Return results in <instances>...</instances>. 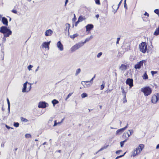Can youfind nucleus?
I'll return each mask as SVG.
<instances>
[{"instance_id":"obj_1","label":"nucleus","mask_w":159,"mask_h":159,"mask_svg":"<svg viewBox=\"0 0 159 159\" xmlns=\"http://www.w3.org/2000/svg\"><path fill=\"white\" fill-rule=\"evenodd\" d=\"M0 33L3 34L2 41L4 43L6 41V38L9 37L12 33V31L9 27L5 26H2L0 28Z\"/></svg>"},{"instance_id":"obj_2","label":"nucleus","mask_w":159,"mask_h":159,"mask_svg":"<svg viewBox=\"0 0 159 159\" xmlns=\"http://www.w3.org/2000/svg\"><path fill=\"white\" fill-rule=\"evenodd\" d=\"M144 145L143 144H140L138 147L131 152V156L135 157L136 155L139 154L144 148Z\"/></svg>"},{"instance_id":"obj_3","label":"nucleus","mask_w":159,"mask_h":159,"mask_svg":"<svg viewBox=\"0 0 159 159\" xmlns=\"http://www.w3.org/2000/svg\"><path fill=\"white\" fill-rule=\"evenodd\" d=\"M141 91L143 93L145 96H148L152 93V90L149 86H146L141 88Z\"/></svg>"},{"instance_id":"obj_4","label":"nucleus","mask_w":159,"mask_h":159,"mask_svg":"<svg viewBox=\"0 0 159 159\" xmlns=\"http://www.w3.org/2000/svg\"><path fill=\"white\" fill-rule=\"evenodd\" d=\"M140 51L142 52L145 53L147 49V46L145 42H142L139 46Z\"/></svg>"},{"instance_id":"obj_5","label":"nucleus","mask_w":159,"mask_h":159,"mask_svg":"<svg viewBox=\"0 0 159 159\" xmlns=\"http://www.w3.org/2000/svg\"><path fill=\"white\" fill-rule=\"evenodd\" d=\"M47 105H48L47 103L45 102L41 101L39 102L38 107L39 108H44L47 107Z\"/></svg>"},{"instance_id":"obj_6","label":"nucleus","mask_w":159,"mask_h":159,"mask_svg":"<svg viewBox=\"0 0 159 159\" xmlns=\"http://www.w3.org/2000/svg\"><path fill=\"white\" fill-rule=\"evenodd\" d=\"M144 62H146L145 60H142L139 62L134 66V68L135 69H139L143 65Z\"/></svg>"},{"instance_id":"obj_7","label":"nucleus","mask_w":159,"mask_h":159,"mask_svg":"<svg viewBox=\"0 0 159 159\" xmlns=\"http://www.w3.org/2000/svg\"><path fill=\"white\" fill-rule=\"evenodd\" d=\"M126 83L129 85V88H131L133 86V80L132 79L128 78L126 81Z\"/></svg>"},{"instance_id":"obj_8","label":"nucleus","mask_w":159,"mask_h":159,"mask_svg":"<svg viewBox=\"0 0 159 159\" xmlns=\"http://www.w3.org/2000/svg\"><path fill=\"white\" fill-rule=\"evenodd\" d=\"M122 0H121L120 1V2H119L117 7V6L116 5H113L112 6V7L113 9V12H114V13H115L116 12L117 10L118 9L119 6L121 4L122 2Z\"/></svg>"},{"instance_id":"obj_9","label":"nucleus","mask_w":159,"mask_h":159,"mask_svg":"<svg viewBox=\"0 0 159 159\" xmlns=\"http://www.w3.org/2000/svg\"><path fill=\"white\" fill-rule=\"evenodd\" d=\"M57 47L58 49L61 51L63 50L64 48L62 44L60 41H58L57 43Z\"/></svg>"},{"instance_id":"obj_10","label":"nucleus","mask_w":159,"mask_h":159,"mask_svg":"<svg viewBox=\"0 0 159 159\" xmlns=\"http://www.w3.org/2000/svg\"><path fill=\"white\" fill-rule=\"evenodd\" d=\"M2 22L3 24L5 25V26H7L8 25V21L7 19L5 17H2Z\"/></svg>"},{"instance_id":"obj_11","label":"nucleus","mask_w":159,"mask_h":159,"mask_svg":"<svg viewBox=\"0 0 159 159\" xmlns=\"http://www.w3.org/2000/svg\"><path fill=\"white\" fill-rule=\"evenodd\" d=\"M93 28V25L92 24H89L86 26L87 31H90Z\"/></svg>"},{"instance_id":"obj_12","label":"nucleus","mask_w":159,"mask_h":159,"mask_svg":"<svg viewBox=\"0 0 159 159\" xmlns=\"http://www.w3.org/2000/svg\"><path fill=\"white\" fill-rule=\"evenodd\" d=\"M159 100L156 95H153L152 98V102L153 103H156Z\"/></svg>"},{"instance_id":"obj_13","label":"nucleus","mask_w":159,"mask_h":159,"mask_svg":"<svg viewBox=\"0 0 159 159\" xmlns=\"http://www.w3.org/2000/svg\"><path fill=\"white\" fill-rule=\"evenodd\" d=\"M51 41H49V42H44L43 43L42 45V46L45 48H48V49H49V45L50 44V43Z\"/></svg>"},{"instance_id":"obj_14","label":"nucleus","mask_w":159,"mask_h":159,"mask_svg":"<svg viewBox=\"0 0 159 159\" xmlns=\"http://www.w3.org/2000/svg\"><path fill=\"white\" fill-rule=\"evenodd\" d=\"M53 32L50 29H49L46 31L45 32V35L46 36H51Z\"/></svg>"},{"instance_id":"obj_15","label":"nucleus","mask_w":159,"mask_h":159,"mask_svg":"<svg viewBox=\"0 0 159 159\" xmlns=\"http://www.w3.org/2000/svg\"><path fill=\"white\" fill-rule=\"evenodd\" d=\"M128 67V65H125L124 64H122L120 67L119 68L122 71H125L127 69Z\"/></svg>"},{"instance_id":"obj_16","label":"nucleus","mask_w":159,"mask_h":159,"mask_svg":"<svg viewBox=\"0 0 159 159\" xmlns=\"http://www.w3.org/2000/svg\"><path fill=\"white\" fill-rule=\"evenodd\" d=\"M27 83L28 82L27 81L24 83L23 84V88L22 91L23 93L28 92H29V91H27V90H26L27 84Z\"/></svg>"},{"instance_id":"obj_17","label":"nucleus","mask_w":159,"mask_h":159,"mask_svg":"<svg viewBox=\"0 0 159 159\" xmlns=\"http://www.w3.org/2000/svg\"><path fill=\"white\" fill-rule=\"evenodd\" d=\"M121 89L122 91V95L124 96V99H125V101L124 102H127V100L126 99V93L124 89V88L123 87H121Z\"/></svg>"},{"instance_id":"obj_18","label":"nucleus","mask_w":159,"mask_h":159,"mask_svg":"<svg viewBox=\"0 0 159 159\" xmlns=\"http://www.w3.org/2000/svg\"><path fill=\"white\" fill-rule=\"evenodd\" d=\"M124 130L122 128L120 129H118L116 132V135H120L123 131Z\"/></svg>"},{"instance_id":"obj_19","label":"nucleus","mask_w":159,"mask_h":159,"mask_svg":"<svg viewBox=\"0 0 159 159\" xmlns=\"http://www.w3.org/2000/svg\"><path fill=\"white\" fill-rule=\"evenodd\" d=\"M93 38L92 35H91L90 37L87 38L85 41L84 42H82L83 44L85 43L86 42L89 41L91 39H92Z\"/></svg>"},{"instance_id":"obj_20","label":"nucleus","mask_w":159,"mask_h":159,"mask_svg":"<svg viewBox=\"0 0 159 159\" xmlns=\"http://www.w3.org/2000/svg\"><path fill=\"white\" fill-rule=\"evenodd\" d=\"M75 45L76 46V47H77V48H78V49L79 48H80V47H82L84 45V44H83V43H82V42H79V43H78L76 44Z\"/></svg>"},{"instance_id":"obj_21","label":"nucleus","mask_w":159,"mask_h":159,"mask_svg":"<svg viewBox=\"0 0 159 159\" xmlns=\"http://www.w3.org/2000/svg\"><path fill=\"white\" fill-rule=\"evenodd\" d=\"M78 49V48H77L76 46L75 45L71 48L70 50L71 52H74Z\"/></svg>"},{"instance_id":"obj_22","label":"nucleus","mask_w":159,"mask_h":159,"mask_svg":"<svg viewBox=\"0 0 159 159\" xmlns=\"http://www.w3.org/2000/svg\"><path fill=\"white\" fill-rule=\"evenodd\" d=\"M7 104H8V114H9L10 113V102L9 101V100L8 98H7Z\"/></svg>"},{"instance_id":"obj_23","label":"nucleus","mask_w":159,"mask_h":159,"mask_svg":"<svg viewBox=\"0 0 159 159\" xmlns=\"http://www.w3.org/2000/svg\"><path fill=\"white\" fill-rule=\"evenodd\" d=\"M52 103L53 106H55L56 104L59 103V102L57 100L54 99L52 101Z\"/></svg>"},{"instance_id":"obj_24","label":"nucleus","mask_w":159,"mask_h":159,"mask_svg":"<svg viewBox=\"0 0 159 159\" xmlns=\"http://www.w3.org/2000/svg\"><path fill=\"white\" fill-rule=\"evenodd\" d=\"M66 30H67L68 33L69 34V29L70 27V25L69 24L67 23L66 24Z\"/></svg>"},{"instance_id":"obj_25","label":"nucleus","mask_w":159,"mask_h":159,"mask_svg":"<svg viewBox=\"0 0 159 159\" xmlns=\"http://www.w3.org/2000/svg\"><path fill=\"white\" fill-rule=\"evenodd\" d=\"M81 72V69L80 68L77 69L76 71L75 75L77 76Z\"/></svg>"},{"instance_id":"obj_26","label":"nucleus","mask_w":159,"mask_h":159,"mask_svg":"<svg viewBox=\"0 0 159 159\" xmlns=\"http://www.w3.org/2000/svg\"><path fill=\"white\" fill-rule=\"evenodd\" d=\"M78 35V34H75L73 35H70V37L71 39H74L75 38L77 37Z\"/></svg>"},{"instance_id":"obj_27","label":"nucleus","mask_w":159,"mask_h":159,"mask_svg":"<svg viewBox=\"0 0 159 159\" xmlns=\"http://www.w3.org/2000/svg\"><path fill=\"white\" fill-rule=\"evenodd\" d=\"M143 77V79L145 80L147 79L148 78V76L146 72L144 73Z\"/></svg>"},{"instance_id":"obj_28","label":"nucleus","mask_w":159,"mask_h":159,"mask_svg":"<svg viewBox=\"0 0 159 159\" xmlns=\"http://www.w3.org/2000/svg\"><path fill=\"white\" fill-rule=\"evenodd\" d=\"M87 96H88L87 94L85 93H83L81 95V97L82 98H84L85 97H87Z\"/></svg>"},{"instance_id":"obj_29","label":"nucleus","mask_w":159,"mask_h":159,"mask_svg":"<svg viewBox=\"0 0 159 159\" xmlns=\"http://www.w3.org/2000/svg\"><path fill=\"white\" fill-rule=\"evenodd\" d=\"M21 120L22 121H23L25 122H27L28 121V120H27V119H26L25 118H23L22 117H21Z\"/></svg>"},{"instance_id":"obj_30","label":"nucleus","mask_w":159,"mask_h":159,"mask_svg":"<svg viewBox=\"0 0 159 159\" xmlns=\"http://www.w3.org/2000/svg\"><path fill=\"white\" fill-rule=\"evenodd\" d=\"M108 145H107L104 146V147L102 148L100 150H98V151H101L107 148V147H108Z\"/></svg>"},{"instance_id":"obj_31","label":"nucleus","mask_w":159,"mask_h":159,"mask_svg":"<svg viewBox=\"0 0 159 159\" xmlns=\"http://www.w3.org/2000/svg\"><path fill=\"white\" fill-rule=\"evenodd\" d=\"M25 137L26 138H29L31 137V135L29 134H26L25 135Z\"/></svg>"},{"instance_id":"obj_32","label":"nucleus","mask_w":159,"mask_h":159,"mask_svg":"<svg viewBox=\"0 0 159 159\" xmlns=\"http://www.w3.org/2000/svg\"><path fill=\"white\" fill-rule=\"evenodd\" d=\"M154 12L159 16V9H156L155 10Z\"/></svg>"},{"instance_id":"obj_33","label":"nucleus","mask_w":159,"mask_h":159,"mask_svg":"<svg viewBox=\"0 0 159 159\" xmlns=\"http://www.w3.org/2000/svg\"><path fill=\"white\" fill-rule=\"evenodd\" d=\"M88 84H87V83L85 84V86H84V87H90L92 84H91V83H88Z\"/></svg>"},{"instance_id":"obj_34","label":"nucleus","mask_w":159,"mask_h":159,"mask_svg":"<svg viewBox=\"0 0 159 159\" xmlns=\"http://www.w3.org/2000/svg\"><path fill=\"white\" fill-rule=\"evenodd\" d=\"M73 93V92L72 93H70L68 94V95L67 96L65 100H67L72 95V94Z\"/></svg>"},{"instance_id":"obj_35","label":"nucleus","mask_w":159,"mask_h":159,"mask_svg":"<svg viewBox=\"0 0 159 159\" xmlns=\"http://www.w3.org/2000/svg\"><path fill=\"white\" fill-rule=\"evenodd\" d=\"M78 20H79V21L81 22L84 20L82 16H80L79 17Z\"/></svg>"},{"instance_id":"obj_36","label":"nucleus","mask_w":159,"mask_h":159,"mask_svg":"<svg viewBox=\"0 0 159 159\" xmlns=\"http://www.w3.org/2000/svg\"><path fill=\"white\" fill-rule=\"evenodd\" d=\"M19 125V124L18 122H14V126L16 127H18Z\"/></svg>"},{"instance_id":"obj_37","label":"nucleus","mask_w":159,"mask_h":159,"mask_svg":"<svg viewBox=\"0 0 159 159\" xmlns=\"http://www.w3.org/2000/svg\"><path fill=\"white\" fill-rule=\"evenodd\" d=\"M33 67V66L31 65H29L27 67L28 70L30 71L31 70V68Z\"/></svg>"},{"instance_id":"obj_38","label":"nucleus","mask_w":159,"mask_h":159,"mask_svg":"<svg viewBox=\"0 0 159 159\" xmlns=\"http://www.w3.org/2000/svg\"><path fill=\"white\" fill-rule=\"evenodd\" d=\"M125 153H126V152L124 153V154L122 155H120V156L117 157L115 159H118V158H120V157H123Z\"/></svg>"},{"instance_id":"obj_39","label":"nucleus","mask_w":159,"mask_h":159,"mask_svg":"<svg viewBox=\"0 0 159 159\" xmlns=\"http://www.w3.org/2000/svg\"><path fill=\"white\" fill-rule=\"evenodd\" d=\"M95 77V75H94V77L92 78V79H91V80L90 81H89V82L88 83H91V84H92L93 83V80L94 79Z\"/></svg>"},{"instance_id":"obj_40","label":"nucleus","mask_w":159,"mask_h":159,"mask_svg":"<svg viewBox=\"0 0 159 159\" xmlns=\"http://www.w3.org/2000/svg\"><path fill=\"white\" fill-rule=\"evenodd\" d=\"M95 3L97 5H100V3L99 0H94Z\"/></svg>"},{"instance_id":"obj_41","label":"nucleus","mask_w":159,"mask_h":159,"mask_svg":"<svg viewBox=\"0 0 159 159\" xmlns=\"http://www.w3.org/2000/svg\"><path fill=\"white\" fill-rule=\"evenodd\" d=\"M89 81H82L81 82V84L83 85L84 86H85V83H88Z\"/></svg>"},{"instance_id":"obj_42","label":"nucleus","mask_w":159,"mask_h":159,"mask_svg":"<svg viewBox=\"0 0 159 159\" xmlns=\"http://www.w3.org/2000/svg\"><path fill=\"white\" fill-rule=\"evenodd\" d=\"M102 52H100L97 55V57L98 58H99L102 55Z\"/></svg>"},{"instance_id":"obj_43","label":"nucleus","mask_w":159,"mask_h":159,"mask_svg":"<svg viewBox=\"0 0 159 159\" xmlns=\"http://www.w3.org/2000/svg\"><path fill=\"white\" fill-rule=\"evenodd\" d=\"M122 151L121 150H118L116 152V153L117 154H120V152H121Z\"/></svg>"},{"instance_id":"obj_44","label":"nucleus","mask_w":159,"mask_h":159,"mask_svg":"<svg viewBox=\"0 0 159 159\" xmlns=\"http://www.w3.org/2000/svg\"><path fill=\"white\" fill-rule=\"evenodd\" d=\"M126 0H125V3H124V7L126 9H127V4L126 3Z\"/></svg>"},{"instance_id":"obj_45","label":"nucleus","mask_w":159,"mask_h":159,"mask_svg":"<svg viewBox=\"0 0 159 159\" xmlns=\"http://www.w3.org/2000/svg\"><path fill=\"white\" fill-rule=\"evenodd\" d=\"M101 89L102 90L104 88V84H102L101 86Z\"/></svg>"},{"instance_id":"obj_46","label":"nucleus","mask_w":159,"mask_h":159,"mask_svg":"<svg viewBox=\"0 0 159 159\" xmlns=\"http://www.w3.org/2000/svg\"><path fill=\"white\" fill-rule=\"evenodd\" d=\"M128 131L129 133H131V134H132L133 133L134 131L132 129H129L128 130Z\"/></svg>"},{"instance_id":"obj_47","label":"nucleus","mask_w":159,"mask_h":159,"mask_svg":"<svg viewBox=\"0 0 159 159\" xmlns=\"http://www.w3.org/2000/svg\"><path fill=\"white\" fill-rule=\"evenodd\" d=\"M128 127V124H127L124 127L122 128L123 129L124 131L126 128H127Z\"/></svg>"},{"instance_id":"obj_48","label":"nucleus","mask_w":159,"mask_h":159,"mask_svg":"<svg viewBox=\"0 0 159 159\" xmlns=\"http://www.w3.org/2000/svg\"><path fill=\"white\" fill-rule=\"evenodd\" d=\"M151 73L152 75H154V74L157 73V72L152 71H151Z\"/></svg>"},{"instance_id":"obj_49","label":"nucleus","mask_w":159,"mask_h":159,"mask_svg":"<svg viewBox=\"0 0 159 159\" xmlns=\"http://www.w3.org/2000/svg\"><path fill=\"white\" fill-rule=\"evenodd\" d=\"M120 39V38H118L117 39V41L116 42V44H119V42Z\"/></svg>"},{"instance_id":"obj_50","label":"nucleus","mask_w":159,"mask_h":159,"mask_svg":"<svg viewBox=\"0 0 159 159\" xmlns=\"http://www.w3.org/2000/svg\"><path fill=\"white\" fill-rule=\"evenodd\" d=\"M11 12L15 14H16L17 13L16 10H12L11 11Z\"/></svg>"},{"instance_id":"obj_51","label":"nucleus","mask_w":159,"mask_h":159,"mask_svg":"<svg viewBox=\"0 0 159 159\" xmlns=\"http://www.w3.org/2000/svg\"><path fill=\"white\" fill-rule=\"evenodd\" d=\"M120 147H122L124 145V143L123 141H121L120 143Z\"/></svg>"},{"instance_id":"obj_52","label":"nucleus","mask_w":159,"mask_h":159,"mask_svg":"<svg viewBox=\"0 0 159 159\" xmlns=\"http://www.w3.org/2000/svg\"><path fill=\"white\" fill-rule=\"evenodd\" d=\"M80 22V21H79V20H78L77 21H76L75 23V26H76Z\"/></svg>"},{"instance_id":"obj_53","label":"nucleus","mask_w":159,"mask_h":159,"mask_svg":"<svg viewBox=\"0 0 159 159\" xmlns=\"http://www.w3.org/2000/svg\"><path fill=\"white\" fill-rule=\"evenodd\" d=\"M144 15L145 16H146L148 17L149 16V14L146 12H145V13L144 14Z\"/></svg>"},{"instance_id":"obj_54","label":"nucleus","mask_w":159,"mask_h":159,"mask_svg":"<svg viewBox=\"0 0 159 159\" xmlns=\"http://www.w3.org/2000/svg\"><path fill=\"white\" fill-rule=\"evenodd\" d=\"M57 125V123L56 122V120H55L54 121V124L53 125V126H56Z\"/></svg>"},{"instance_id":"obj_55","label":"nucleus","mask_w":159,"mask_h":159,"mask_svg":"<svg viewBox=\"0 0 159 159\" xmlns=\"http://www.w3.org/2000/svg\"><path fill=\"white\" fill-rule=\"evenodd\" d=\"M39 66H38L37 68L35 70V72H37L39 70Z\"/></svg>"},{"instance_id":"obj_56","label":"nucleus","mask_w":159,"mask_h":159,"mask_svg":"<svg viewBox=\"0 0 159 159\" xmlns=\"http://www.w3.org/2000/svg\"><path fill=\"white\" fill-rule=\"evenodd\" d=\"M6 127L8 129H9L10 128H11L12 129V128H11L10 127H9V126H8L7 125H5Z\"/></svg>"},{"instance_id":"obj_57","label":"nucleus","mask_w":159,"mask_h":159,"mask_svg":"<svg viewBox=\"0 0 159 159\" xmlns=\"http://www.w3.org/2000/svg\"><path fill=\"white\" fill-rule=\"evenodd\" d=\"M127 134H128V137H129V136H130L131 135V133H129V132L127 133Z\"/></svg>"},{"instance_id":"obj_58","label":"nucleus","mask_w":159,"mask_h":159,"mask_svg":"<svg viewBox=\"0 0 159 159\" xmlns=\"http://www.w3.org/2000/svg\"><path fill=\"white\" fill-rule=\"evenodd\" d=\"M68 0H66V1H65V5H64L65 6H66V4L68 3Z\"/></svg>"},{"instance_id":"obj_59","label":"nucleus","mask_w":159,"mask_h":159,"mask_svg":"<svg viewBox=\"0 0 159 159\" xmlns=\"http://www.w3.org/2000/svg\"><path fill=\"white\" fill-rule=\"evenodd\" d=\"M156 95L158 99L159 100V93H157Z\"/></svg>"},{"instance_id":"obj_60","label":"nucleus","mask_w":159,"mask_h":159,"mask_svg":"<svg viewBox=\"0 0 159 159\" xmlns=\"http://www.w3.org/2000/svg\"><path fill=\"white\" fill-rule=\"evenodd\" d=\"M64 120V119H63L62 120H61V121L60 122H59L58 123H57V124H61L63 121Z\"/></svg>"},{"instance_id":"obj_61","label":"nucleus","mask_w":159,"mask_h":159,"mask_svg":"<svg viewBox=\"0 0 159 159\" xmlns=\"http://www.w3.org/2000/svg\"><path fill=\"white\" fill-rule=\"evenodd\" d=\"M4 143H2L1 144V147H2L3 148V147H4Z\"/></svg>"},{"instance_id":"obj_62","label":"nucleus","mask_w":159,"mask_h":159,"mask_svg":"<svg viewBox=\"0 0 159 159\" xmlns=\"http://www.w3.org/2000/svg\"><path fill=\"white\" fill-rule=\"evenodd\" d=\"M156 148L157 149L159 148V143L157 146Z\"/></svg>"},{"instance_id":"obj_63","label":"nucleus","mask_w":159,"mask_h":159,"mask_svg":"<svg viewBox=\"0 0 159 159\" xmlns=\"http://www.w3.org/2000/svg\"><path fill=\"white\" fill-rule=\"evenodd\" d=\"M31 84H30V87H29V89L28 90H27V91H29L30 90V89H31Z\"/></svg>"},{"instance_id":"obj_64","label":"nucleus","mask_w":159,"mask_h":159,"mask_svg":"<svg viewBox=\"0 0 159 159\" xmlns=\"http://www.w3.org/2000/svg\"><path fill=\"white\" fill-rule=\"evenodd\" d=\"M96 17L97 18H98L99 17V15L98 14H97L96 15Z\"/></svg>"}]
</instances>
